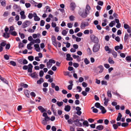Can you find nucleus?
<instances>
[{"mask_svg": "<svg viewBox=\"0 0 131 131\" xmlns=\"http://www.w3.org/2000/svg\"><path fill=\"white\" fill-rule=\"evenodd\" d=\"M90 10V6L89 5L87 4L85 9L79 12V14L82 17L85 18L87 16V15L89 14Z\"/></svg>", "mask_w": 131, "mask_h": 131, "instance_id": "1", "label": "nucleus"}, {"mask_svg": "<svg viewBox=\"0 0 131 131\" xmlns=\"http://www.w3.org/2000/svg\"><path fill=\"white\" fill-rule=\"evenodd\" d=\"M42 116L44 117V118L42 120L41 123L43 125H46L48 123V122L50 121V117L48 116L46 112H43Z\"/></svg>", "mask_w": 131, "mask_h": 131, "instance_id": "2", "label": "nucleus"}, {"mask_svg": "<svg viewBox=\"0 0 131 131\" xmlns=\"http://www.w3.org/2000/svg\"><path fill=\"white\" fill-rule=\"evenodd\" d=\"M100 48V45L96 43L95 45L93 48V51L94 52H96L98 51Z\"/></svg>", "mask_w": 131, "mask_h": 131, "instance_id": "3", "label": "nucleus"}, {"mask_svg": "<svg viewBox=\"0 0 131 131\" xmlns=\"http://www.w3.org/2000/svg\"><path fill=\"white\" fill-rule=\"evenodd\" d=\"M91 40L92 41L95 43L98 42L99 40L98 38L93 35H91Z\"/></svg>", "mask_w": 131, "mask_h": 131, "instance_id": "4", "label": "nucleus"}, {"mask_svg": "<svg viewBox=\"0 0 131 131\" xmlns=\"http://www.w3.org/2000/svg\"><path fill=\"white\" fill-rule=\"evenodd\" d=\"M30 22L28 20H26L23 23L22 25V27L23 28H25L28 26L30 24Z\"/></svg>", "mask_w": 131, "mask_h": 131, "instance_id": "5", "label": "nucleus"}, {"mask_svg": "<svg viewBox=\"0 0 131 131\" xmlns=\"http://www.w3.org/2000/svg\"><path fill=\"white\" fill-rule=\"evenodd\" d=\"M29 75L32 78H38V74L36 72L31 73L29 74Z\"/></svg>", "mask_w": 131, "mask_h": 131, "instance_id": "6", "label": "nucleus"}, {"mask_svg": "<svg viewBox=\"0 0 131 131\" xmlns=\"http://www.w3.org/2000/svg\"><path fill=\"white\" fill-rule=\"evenodd\" d=\"M76 6L75 3L74 2H72L70 4V8L71 10L72 11H73L75 9Z\"/></svg>", "mask_w": 131, "mask_h": 131, "instance_id": "7", "label": "nucleus"}, {"mask_svg": "<svg viewBox=\"0 0 131 131\" xmlns=\"http://www.w3.org/2000/svg\"><path fill=\"white\" fill-rule=\"evenodd\" d=\"M25 12L24 11H22L20 12V14L21 15L20 18L22 19H24L26 18V16L25 14Z\"/></svg>", "mask_w": 131, "mask_h": 131, "instance_id": "8", "label": "nucleus"}, {"mask_svg": "<svg viewBox=\"0 0 131 131\" xmlns=\"http://www.w3.org/2000/svg\"><path fill=\"white\" fill-rule=\"evenodd\" d=\"M34 20L36 21H38L40 20V18L35 13H34Z\"/></svg>", "mask_w": 131, "mask_h": 131, "instance_id": "9", "label": "nucleus"}, {"mask_svg": "<svg viewBox=\"0 0 131 131\" xmlns=\"http://www.w3.org/2000/svg\"><path fill=\"white\" fill-rule=\"evenodd\" d=\"M71 55L70 54L68 53L67 54L66 56V60L67 61H72L73 60V59L71 57Z\"/></svg>", "mask_w": 131, "mask_h": 131, "instance_id": "10", "label": "nucleus"}, {"mask_svg": "<svg viewBox=\"0 0 131 131\" xmlns=\"http://www.w3.org/2000/svg\"><path fill=\"white\" fill-rule=\"evenodd\" d=\"M28 86V85L26 84H25L24 82H21L19 86V87H23L24 88H27Z\"/></svg>", "mask_w": 131, "mask_h": 131, "instance_id": "11", "label": "nucleus"}, {"mask_svg": "<svg viewBox=\"0 0 131 131\" xmlns=\"http://www.w3.org/2000/svg\"><path fill=\"white\" fill-rule=\"evenodd\" d=\"M0 79L4 83L7 84H8V82L4 78L2 77L0 75Z\"/></svg>", "mask_w": 131, "mask_h": 131, "instance_id": "12", "label": "nucleus"}, {"mask_svg": "<svg viewBox=\"0 0 131 131\" xmlns=\"http://www.w3.org/2000/svg\"><path fill=\"white\" fill-rule=\"evenodd\" d=\"M0 3L1 5L3 7H5L6 6V1L5 0H0Z\"/></svg>", "mask_w": 131, "mask_h": 131, "instance_id": "13", "label": "nucleus"}, {"mask_svg": "<svg viewBox=\"0 0 131 131\" xmlns=\"http://www.w3.org/2000/svg\"><path fill=\"white\" fill-rule=\"evenodd\" d=\"M100 109L101 110V113L103 114H104L106 112V110L105 108L102 106H101L100 108Z\"/></svg>", "mask_w": 131, "mask_h": 131, "instance_id": "14", "label": "nucleus"}, {"mask_svg": "<svg viewBox=\"0 0 131 131\" xmlns=\"http://www.w3.org/2000/svg\"><path fill=\"white\" fill-rule=\"evenodd\" d=\"M71 109V106L69 105H66L64 109V110L67 112H69Z\"/></svg>", "mask_w": 131, "mask_h": 131, "instance_id": "15", "label": "nucleus"}, {"mask_svg": "<svg viewBox=\"0 0 131 131\" xmlns=\"http://www.w3.org/2000/svg\"><path fill=\"white\" fill-rule=\"evenodd\" d=\"M104 128V126L102 125H100L97 126L96 127V129L99 130H101L103 129Z\"/></svg>", "mask_w": 131, "mask_h": 131, "instance_id": "16", "label": "nucleus"}, {"mask_svg": "<svg viewBox=\"0 0 131 131\" xmlns=\"http://www.w3.org/2000/svg\"><path fill=\"white\" fill-rule=\"evenodd\" d=\"M38 108L40 110L41 113H43L44 112H46V111L45 109L42 106H38Z\"/></svg>", "mask_w": 131, "mask_h": 131, "instance_id": "17", "label": "nucleus"}, {"mask_svg": "<svg viewBox=\"0 0 131 131\" xmlns=\"http://www.w3.org/2000/svg\"><path fill=\"white\" fill-rule=\"evenodd\" d=\"M3 36L5 38L7 39H8L10 37L9 33L8 32L4 33Z\"/></svg>", "mask_w": 131, "mask_h": 131, "instance_id": "18", "label": "nucleus"}, {"mask_svg": "<svg viewBox=\"0 0 131 131\" xmlns=\"http://www.w3.org/2000/svg\"><path fill=\"white\" fill-rule=\"evenodd\" d=\"M14 9H17L18 12H19V10H21L20 7L16 4H14Z\"/></svg>", "mask_w": 131, "mask_h": 131, "instance_id": "19", "label": "nucleus"}, {"mask_svg": "<svg viewBox=\"0 0 131 131\" xmlns=\"http://www.w3.org/2000/svg\"><path fill=\"white\" fill-rule=\"evenodd\" d=\"M97 68L99 69L100 70L99 71V73H101L104 70V68L103 66L102 65L100 66L97 67Z\"/></svg>", "mask_w": 131, "mask_h": 131, "instance_id": "20", "label": "nucleus"}, {"mask_svg": "<svg viewBox=\"0 0 131 131\" xmlns=\"http://www.w3.org/2000/svg\"><path fill=\"white\" fill-rule=\"evenodd\" d=\"M44 82V80L42 78H41L40 79L37 80V83L38 84H40Z\"/></svg>", "mask_w": 131, "mask_h": 131, "instance_id": "21", "label": "nucleus"}, {"mask_svg": "<svg viewBox=\"0 0 131 131\" xmlns=\"http://www.w3.org/2000/svg\"><path fill=\"white\" fill-rule=\"evenodd\" d=\"M129 38V37L128 34L127 33H126L125 34L124 38V40L125 42H126Z\"/></svg>", "mask_w": 131, "mask_h": 131, "instance_id": "22", "label": "nucleus"}, {"mask_svg": "<svg viewBox=\"0 0 131 131\" xmlns=\"http://www.w3.org/2000/svg\"><path fill=\"white\" fill-rule=\"evenodd\" d=\"M54 90L51 88L49 89V92L51 95H52L54 93Z\"/></svg>", "mask_w": 131, "mask_h": 131, "instance_id": "23", "label": "nucleus"}, {"mask_svg": "<svg viewBox=\"0 0 131 131\" xmlns=\"http://www.w3.org/2000/svg\"><path fill=\"white\" fill-rule=\"evenodd\" d=\"M111 52L114 58H115L117 56V53L114 50H113V51H112Z\"/></svg>", "mask_w": 131, "mask_h": 131, "instance_id": "24", "label": "nucleus"}, {"mask_svg": "<svg viewBox=\"0 0 131 131\" xmlns=\"http://www.w3.org/2000/svg\"><path fill=\"white\" fill-rule=\"evenodd\" d=\"M108 62L110 64H113L114 63V62L112 58L110 57H109L108 58Z\"/></svg>", "mask_w": 131, "mask_h": 131, "instance_id": "25", "label": "nucleus"}, {"mask_svg": "<svg viewBox=\"0 0 131 131\" xmlns=\"http://www.w3.org/2000/svg\"><path fill=\"white\" fill-rule=\"evenodd\" d=\"M105 49L106 51H108L109 53H111L112 51L111 49L109 48L108 46H105Z\"/></svg>", "mask_w": 131, "mask_h": 131, "instance_id": "26", "label": "nucleus"}, {"mask_svg": "<svg viewBox=\"0 0 131 131\" xmlns=\"http://www.w3.org/2000/svg\"><path fill=\"white\" fill-rule=\"evenodd\" d=\"M63 73L65 75H68L70 77L72 76V75L70 74V72L69 71H64Z\"/></svg>", "mask_w": 131, "mask_h": 131, "instance_id": "27", "label": "nucleus"}, {"mask_svg": "<svg viewBox=\"0 0 131 131\" xmlns=\"http://www.w3.org/2000/svg\"><path fill=\"white\" fill-rule=\"evenodd\" d=\"M122 116V115H121V113H119L118 114L117 117L116 119V120L117 121H120L121 119Z\"/></svg>", "mask_w": 131, "mask_h": 131, "instance_id": "28", "label": "nucleus"}, {"mask_svg": "<svg viewBox=\"0 0 131 131\" xmlns=\"http://www.w3.org/2000/svg\"><path fill=\"white\" fill-rule=\"evenodd\" d=\"M47 66L48 68H50L52 66V64L49 62V61L47 63Z\"/></svg>", "mask_w": 131, "mask_h": 131, "instance_id": "29", "label": "nucleus"}, {"mask_svg": "<svg viewBox=\"0 0 131 131\" xmlns=\"http://www.w3.org/2000/svg\"><path fill=\"white\" fill-rule=\"evenodd\" d=\"M83 124L84 126L88 127L89 126L88 122L86 120L84 121L83 122Z\"/></svg>", "mask_w": 131, "mask_h": 131, "instance_id": "30", "label": "nucleus"}, {"mask_svg": "<svg viewBox=\"0 0 131 131\" xmlns=\"http://www.w3.org/2000/svg\"><path fill=\"white\" fill-rule=\"evenodd\" d=\"M104 100L105 101L104 104L105 105H107L108 102L109 101V100L108 99H106V97H105L104 98Z\"/></svg>", "mask_w": 131, "mask_h": 131, "instance_id": "31", "label": "nucleus"}, {"mask_svg": "<svg viewBox=\"0 0 131 131\" xmlns=\"http://www.w3.org/2000/svg\"><path fill=\"white\" fill-rule=\"evenodd\" d=\"M52 44L56 47H57V44L56 41V39L52 40Z\"/></svg>", "mask_w": 131, "mask_h": 131, "instance_id": "32", "label": "nucleus"}, {"mask_svg": "<svg viewBox=\"0 0 131 131\" xmlns=\"http://www.w3.org/2000/svg\"><path fill=\"white\" fill-rule=\"evenodd\" d=\"M95 106L97 108H100L101 106L99 103L96 102L95 104Z\"/></svg>", "mask_w": 131, "mask_h": 131, "instance_id": "33", "label": "nucleus"}, {"mask_svg": "<svg viewBox=\"0 0 131 131\" xmlns=\"http://www.w3.org/2000/svg\"><path fill=\"white\" fill-rule=\"evenodd\" d=\"M9 34H10L14 36H16L17 34V33L15 31H11L9 33Z\"/></svg>", "mask_w": 131, "mask_h": 131, "instance_id": "34", "label": "nucleus"}, {"mask_svg": "<svg viewBox=\"0 0 131 131\" xmlns=\"http://www.w3.org/2000/svg\"><path fill=\"white\" fill-rule=\"evenodd\" d=\"M33 17H34V13L33 14L31 13H30L29 14L28 16V17L29 19H31Z\"/></svg>", "mask_w": 131, "mask_h": 131, "instance_id": "35", "label": "nucleus"}, {"mask_svg": "<svg viewBox=\"0 0 131 131\" xmlns=\"http://www.w3.org/2000/svg\"><path fill=\"white\" fill-rule=\"evenodd\" d=\"M42 4L41 3H39L37 4V5H35V7H37L38 8H40L42 7Z\"/></svg>", "mask_w": 131, "mask_h": 131, "instance_id": "36", "label": "nucleus"}, {"mask_svg": "<svg viewBox=\"0 0 131 131\" xmlns=\"http://www.w3.org/2000/svg\"><path fill=\"white\" fill-rule=\"evenodd\" d=\"M126 60L127 61L129 62H131V57L130 56H128L126 57Z\"/></svg>", "mask_w": 131, "mask_h": 131, "instance_id": "37", "label": "nucleus"}, {"mask_svg": "<svg viewBox=\"0 0 131 131\" xmlns=\"http://www.w3.org/2000/svg\"><path fill=\"white\" fill-rule=\"evenodd\" d=\"M63 104V102H59L58 101L57 103V104L59 107H60L62 106Z\"/></svg>", "mask_w": 131, "mask_h": 131, "instance_id": "38", "label": "nucleus"}, {"mask_svg": "<svg viewBox=\"0 0 131 131\" xmlns=\"http://www.w3.org/2000/svg\"><path fill=\"white\" fill-rule=\"evenodd\" d=\"M115 24V22L114 21H112L109 24V25L111 27L113 26Z\"/></svg>", "mask_w": 131, "mask_h": 131, "instance_id": "39", "label": "nucleus"}, {"mask_svg": "<svg viewBox=\"0 0 131 131\" xmlns=\"http://www.w3.org/2000/svg\"><path fill=\"white\" fill-rule=\"evenodd\" d=\"M62 34L63 36H66L67 34V32L65 30H63L62 32Z\"/></svg>", "mask_w": 131, "mask_h": 131, "instance_id": "40", "label": "nucleus"}, {"mask_svg": "<svg viewBox=\"0 0 131 131\" xmlns=\"http://www.w3.org/2000/svg\"><path fill=\"white\" fill-rule=\"evenodd\" d=\"M28 59L29 61H32L34 60V57L32 56H29L28 57Z\"/></svg>", "mask_w": 131, "mask_h": 131, "instance_id": "41", "label": "nucleus"}, {"mask_svg": "<svg viewBox=\"0 0 131 131\" xmlns=\"http://www.w3.org/2000/svg\"><path fill=\"white\" fill-rule=\"evenodd\" d=\"M84 62L86 65L90 63L89 61L87 58H85L84 59Z\"/></svg>", "mask_w": 131, "mask_h": 131, "instance_id": "42", "label": "nucleus"}, {"mask_svg": "<svg viewBox=\"0 0 131 131\" xmlns=\"http://www.w3.org/2000/svg\"><path fill=\"white\" fill-rule=\"evenodd\" d=\"M10 63L12 66H16V63L14 61H10Z\"/></svg>", "mask_w": 131, "mask_h": 131, "instance_id": "43", "label": "nucleus"}, {"mask_svg": "<svg viewBox=\"0 0 131 131\" xmlns=\"http://www.w3.org/2000/svg\"><path fill=\"white\" fill-rule=\"evenodd\" d=\"M75 17L73 15H71L69 17L70 20L71 21H73L74 20Z\"/></svg>", "mask_w": 131, "mask_h": 131, "instance_id": "44", "label": "nucleus"}, {"mask_svg": "<svg viewBox=\"0 0 131 131\" xmlns=\"http://www.w3.org/2000/svg\"><path fill=\"white\" fill-rule=\"evenodd\" d=\"M44 75V72L42 70L40 71L39 72V75L40 77H42Z\"/></svg>", "mask_w": 131, "mask_h": 131, "instance_id": "45", "label": "nucleus"}, {"mask_svg": "<svg viewBox=\"0 0 131 131\" xmlns=\"http://www.w3.org/2000/svg\"><path fill=\"white\" fill-rule=\"evenodd\" d=\"M18 47L19 48H20L21 47H24V44L20 42L18 43Z\"/></svg>", "mask_w": 131, "mask_h": 131, "instance_id": "46", "label": "nucleus"}, {"mask_svg": "<svg viewBox=\"0 0 131 131\" xmlns=\"http://www.w3.org/2000/svg\"><path fill=\"white\" fill-rule=\"evenodd\" d=\"M45 24V22L43 20H41L40 21V25L41 26H44Z\"/></svg>", "mask_w": 131, "mask_h": 131, "instance_id": "47", "label": "nucleus"}, {"mask_svg": "<svg viewBox=\"0 0 131 131\" xmlns=\"http://www.w3.org/2000/svg\"><path fill=\"white\" fill-rule=\"evenodd\" d=\"M34 41H35V43H39L40 42V40L39 38H37L36 39H34Z\"/></svg>", "mask_w": 131, "mask_h": 131, "instance_id": "48", "label": "nucleus"}, {"mask_svg": "<svg viewBox=\"0 0 131 131\" xmlns=\"http://www.w3.org/2000/svg\"><path fill=\"white\" fill-rule=\"evenodd\" d=\"M85 27V24H84V23L83 22L82 23L80 26L81 28L82 29H83Z\"/></svg>", "mask_w": 131, "mask_h": 131, "instance_id": "49", "label": "nucleus"}, {"mask_svg": "<svg viewBox=\"0 0 131 131\" xmlns=\"http://www.w3.org/2000/svg\"><path fill=\"white\" fill-rule=\"evenodd\" d=\"M130 27H129L128 24H124V28L126 29H127L128 28Z\"/></svg>", "mask_w": 131, "mask_h": 131, "instance_id": "50", "label": "nucleus"}, {"mask_svg": "<svg viewBox=\"0 0 131 131\" xmlns=\"http://www.w3.org/2000/svg\"><path fill=\"white\" fill-rule=\"evenodd\" d=\"M5 46V49H6L7 50H8L9 49L10 46V44L9 43L7 44H6V45Z\"/></svg>", "mask_w": 131, "mask_h": 131, "instance_id": "51", "label": "nucleus"}, {"mask_svg": "<svg viewBox=\"0 0 131 131\" xmlns=\"http://www.w3.org/2000/svg\"><path fill=\"white\" fill-rule=\"evenodd\" d=\"M19 34L21 39H23L25 38V35L23 34H22L19 32Z\"/></svg>", "mask_w": 131, "mask_h": 131, "instance_id": "52", "label": "nucleus"}, {"mask_svg": "<svg viewBox=\"0 0 131 131\" xmlns=\"http://www.w3.org/2000/svg\"><path fill=\"white\" fill-rule=\"evenodd\" d=\"M128 125V123H122L121 125L122 126L124 127H126Z\"/></svg>", "mask_w": 131, "mask_h": 131, "instance_id": "53", "label": "nucleus"}, {"mask_svg": "<svg viewBox=\"0 0 131 131\" xmlns=\"http://www.w3.org/2000/svg\"><path fill=\"white\" fill-rule=\"evenodd\" d=\"M25 6L27 8L30 7L31 6V4L29 3H27L25 4Z\"/></svg>", "mask_w": 131, "mask_h": 131, "instance_id": "54", "label": "nucleus"}, {"mask_svg": "<svg viewBox=\"0 0 131 131\" xmlns=\"http://www.w3.org/2000/svg\"><path fill=\"white\" fill-rule=\"evenodd\" d=\"M27 48L28 50H31L32 49V48L31 47V44L30 43L27 45Z\"/></svg>", "mask_w": 131, "mask_h": 131, "instance_id": "55", "label": "nucleus"}, {"mask_svg": "<svg viewBox=\"0 0 131 131\" xmlns=\"http://www.w3.org/2000/svg\"><path fill=\"white\" fill-rule=\"evenodd\" d=\"M107 95L108 97H112V94L111 93V92L109 90L107 92Z\"/></svg>", "mask_w": 131, "mask_h": 131, "instance_id": "56", "label": "nucleus"}, {"mask_svg": "<svg viewBox=\"0 0 131 131\" xmlns=\"http://www.w3.org/2000/svg\"><path fill=\"white\" fill-rule=\"evenodd\" d=\"M79 117L76 114H74L73 115V117H72L73 119L74 120L75 119H78Z\"/></svg>", "mask_w": 131, "mask_h": 131, "instance_id": "57", "label": "nucleus"}, {"mask_svg": "<svg viewBox=\"0 0 131 131\" xmlns=\"http://www.w3.org/2000/svg\"><path fill=\"white\" fill-rule=\"evenodd\" d=\"M14 29V28L13 26H11L10 27V30H9V33L11 31H12Z\"/></svg>", "mask_w": 131, "mask_h": 131, "instance_id": "58", "label": "nucleus"}, {"mask_svg": "<svg viewBox=\"0 0 131 131\" xmlns=\"http://www.w3.org/2000/svg\"><path fill=\"white\" fill-rule=\"evenodd\" d=\"M49 62H50L52 64V63L54 64L56 62L55 60L52 59H49Z\"/></svg>", "mask_w": 131, "mask_h": 131, "instance_id": "59", "label": "nucleus"}, {"mask_svg": "<svg viewBox=\"0 0 131 131\" xmlns=\"http://www.w3.org/2000/svg\"><path fill=\"white\" fill-rule=\"evenodd\" d=\"M46 11H48V12H50L51 11V10L50 9V7L48 6H46Z\"/></svg>", "mask_w": 131, "mask_h": 131, "instance_id": "60", "label": "nucleus"}, {"mask_svg": "<svg viewBox=\"0 0 131 131\" xmlns=\"http://www.w3.org/2000/svg\"><path fill=\"white\" fill-rule=\"evenodd\" d=\"M6 45V43L4 42H2L0 44V46H1L4 47Z\"/></svg>", "mask_w": 131, "mask_h": 131, "instance_id": "61", "label": "nucleus"}, {"mask_svg": "<svg viewBox=\"0 0 131 131\" xmlns=\"http://www.w3.org/2000/svg\"><path fill=\"white\" fill-rule=\"evenodd\" d=\"M28 62L27 61L26 59H24L23 60V64H26L28 63Z\"/></svg>", "mask_w": 131, "mask_h": 131, "instance_id": "62", "label": "nucleus"}, {"mask_svg": "<svg viewBox=\"0 0 131 131\" xmlns=\"http://www.w3.org/2000/svg\"><path fill=\"white\" fill-rule=\"evenodd\" d=\"M82 85L83 87L85 88L87 86V84L84 82H83L82 83Z\"/></svg>", "mask_w": 131, "mask_h": 131, "instance_id": "63", "label": "nucleus"}, {"mask_svg": "<svg viewBox=\"0 0 131 131\" xmlns=\"http://www.w3.org/2000/svg\"><path fill=\"white\" fill-rule=\"evenodd\" d=\"M64 117L66 120H68L70 118L68 114H65L64 115Z\"/></svg>", "mask_w": 131, "mask_h": 131, "instance_id": "64", "label": "nucleus"}]
</instances>
